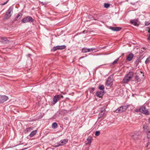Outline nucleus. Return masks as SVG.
I'll list each match as a JSON object with an SVG mask.
<instances>
[{
    "instance_id": "23",
    "label": "nucleus",
    "mask_w": 150,
    "mask_h": 150,
    "mask_svg": "<svg viewBox=\"0 0 150 150\" xmlns=\"http://www.w3.org/2000/svg\"><path fill=\"white\" fill-rule=\"evenodd\" d=\"M146 133L147 134V138H150V131L147 130Z\"/></svg>"
},
{
    "instance_id": "32",
    "label": "nucleus",
    "mask_w": 150,
    "mask_h": 150,
    "mask_svg": "<svg viewBox=\"0 0 150 150\" xmlns=\"http://www.w3.org/2000/svg\"><path fill=\"white\" fill-rule=\"evenodd\" d=\"M139 63V60L138 59H137L136 60L135 62V64L137 65H138Z\"/></svg>"
},
{
    "instance_id": "14",
    "label": "nucleus",
    "mask_w": 150,
    "mask_h": 150,
    "mask_svg": "<svg viewBox=\"0 0 150 150\" xmlns=\"http://www.w3.org/2000/svg\"><path fill=\"white\" fill-rule=\"evenodd\" d=\"M8 40L7 38L6 37H0V42H1L4 43H7Z\"/></svg>"
},
{
    "instance_id": "10",
    "label": "nucleus",
    "mask_w": 150,
    "mask_h": 150,
    "mask_svg": "<svg viewBox=\"0 0 150 150\" xmlns=\"http://www.w3.org/2000/svg\"><path fill=\"white\" fill-rule=\"evenodd\" d=\"M60 97L59 95H56L54 98L53 101V103L54 104H55L57 102L60 100Z\"/></svg>"
},
{
    "instance_id": "8",
    "label": "nucleus",
    "mask_w": 150,
    "mask_h": 150,
    "mask_svg": "<svg viewBox=\"0 0 150 150\" xmlns=\"http://www.w3.org/2000/svg\"><path fill=\"white\" fill-rule=\"evenodd\" d=\"M8 99V97L6 96H0V103H3Z\"/></svg>"
},
{
    "instance_id": "15",
    "label": "nucleus",
    "mask_w": 150,
    "mask_h": 150,
    "mask_svg": "<svg viewBox=\"0 0 150 150\" xmlns=\"http://www.w3.org/2000/svg\"><path fill=\"white\" fill-rule=\"evenodd\" d=\"M134 57V55L131 53L127 55L126 58V60L128 61H131Z\"/></svg>"
},
{
    "instance_id": "22",
    "label": "nucleus",
    "mask_w": 150,
    "mask_h": 150,
    "mask_svg": "<svg viewBox=\"0 0 150 150\" xmlns=\"http://www.w3.org/2000/svg\"><path fill=\"white\" fill-rule=\"evenodd\" d=\"M88 89L89 90L90 93H93L94 91L95 90V88H90Z\"/></svg>"
},
{
    "instance_id": "13",
    "label": "nucleus",
    "mask_w": 150,
    "mask_h": 150,
    "mask_svg": "<svg viewBox=\"0 0 150 150\" xmlns=\"http://www.w3.org/2000/svg\"><path fill=\"white\" fill-rule=\"evenodd\" d=\"M92 138L91 137H88L86 139V144L89 145V146H90L92 142Z\"/></svg>"
},
{
    "instance_id": "33",
    "label": "nucleus",
    "mask_w": 150,
    "mask_h": 150,
    "mask_svg": "<svg viewBox=\"0 0 150 150\" xmlns=\"http://www.w3.org/2000/svg\"><path fill=\"white\" fill-rule=\"evenodd\" d=\"M8 0H7L6 2H4V3H2L1 4L2 5H5V4H6L7 2H8Z\"/></svg>"
},
{
    "instance_id": "25",
    "label": "nucleus",
    "mask_w": 150,
    "mask_h": 150,
    "mask_svg": "<svg viewBox=\"0 0 150 150\" xmlns=\"http://www.w3.org/2000/svg\"><path fill=\"white\" fill-rule=\"evenodd\" d=\"M99 88L100 89L103 90L104 88V87L103 85H100Z\"/></svg>"
},
{
    "instance_id": "11",
    "label": "nucleus",
    "mask_w": 150,
    "mask_h": 150,
    "mask_svg": "<svg viewBox=\"0 0 150 150\" xmlns=\"http://www.w3.org/2000/svg\"><path fill=\"white\" fill-rule=\"evenodd\" d=\"M112 79L111 77H109L106 82V85L107 86H109L112 84Z\"/></svg>"
},
{
    "instance_id": "16",
    "label": "nucleus",
    "mask_w": 150,
    "mask_h": 150,
    "mask_svg": "<svg viewBox=\"0 0 150 150\" xmlns=\"http://www.w3.org/2000/svg\"><path fill=\"white\" fill-rule=\"evenodd\" d=\"M110 29H111L112 30L117 31L120 30L121 29V28L119 27H110Z\"/></svg>"
},
{
    "instance_id": "34",
    "label": "nucleus",
    "mask_w": 150,
    "mask_h": 150,
    "mask_svg": "<svg viewBox=\"0 0 150 150\" xmlns=\"http://www.w3.org/2000/svg\"><path fill=\"white\" fill-rule=\"evenodd\" d=\"M149 24V23H148V22H146L145 23V25H148Z\"/></svg>"
},
{
    "instance_id": "3",
    "label": "nucleus",
    "mask_w": 150,
    "mask_h": 150,
    "mask_svg": "<svg viewBox=\"0 0 150 150\" xmlns=\"http://www.w3.org/2000/svg\"><path fill=\"white\" fill-rule=\"evenodd\" d=\"M127 108V107L126 106H122L116 110H115V111L116 113L122 112H125Z\"/></svg>"
},
{
    "instance_id": "35",
    "label": "nucleus",
    "mask_w": 150,
    "mask_h": 150,
    "mask_svg": "<svg viewBox=\"0 0 150 150\" xmlns=\"http://www.w3.org/2000/svg\"><path fill=\"white\" fill-rule=\"evenodd\" d=\"M147 39L148 40H150V33L149 35V36H148Z\"/></svg>"
},
{
    "instance_id": "28",
    "label": "nucleus",
    "mask_w": 150,
    "mask_h": 150,
    "mask_svg": "<svg viewBox=\"0 0 150 150\" xmlns=\"http://www.w3.org/2000/svg\"><path fill=\"white\" fill-rule=\"evenodd\" d=\"M150 61V56L145 61V63L146 64L148 62Z\"/></svg>"
},
{
    "instance_id": "4",
    "label": "nucleus",
    "mask_w": 150,
    "mask_h": 150,
    "mask_svg": "<svg viewBox=\"0 0 150 150\" xmlns=\"http://www.w3.org/2000/svg\"><path fill=\"white\" fill-rule=\"evenodd\" d=\"M141 132H136L134 135H131L132 138L134 140H137L141 138Z\"/></svg>"
},
{
    "instance_id": "20",
    "label": "nucleus",
    "mask_w": 150,
    "mask_h": 150,
    "mask_svg": "<svg viewBox=\"0 0 150 150\" xmlns=\"http://www.w3.org/2000/svg\"><path fill=\"white\" fill-rule=\"evenodd\" d=\"M57 124L55 122L53 123L52 125V128H54V129H55V128H57Z\"/></svg>"
},
{
    "instance_id": "21",
    "label": "nucleus",
    "mask_w": 150,
    "mask_h": 150,
    "mask_svg": "<svg viewBox=\"0 0 150 150\" xmlns=\"http://www.w3.org/2000/svg\"><path fill=\"white\" fill-rule=\"evenodd\" d=\"M28 22V19L27 17L24 18L22 20V22L23 23H25Z\"/></svg>"
},
{
    "instance_id": "30",
    "label": "nucleus",
    "mask_w": 150,
    "mask_h": 150,
    "mask_svg": "<svg viewBox=\"0 0 150 150\" xmlns=\"http://www.w3.org/2000/svg\"><path fill=\"white\" fill-rule=\"evenodd\" d=\"M135 79L138 81H140L141 80L140 78L137 76H135Z\"/></svg>"
},
{
    "instance_id": "27",
    "label": "nucleus",
    "mask_w": 150,
    "mask_h": 150,
    "mask_svg": "<svg viewBox=\"0 0 150 150\" xmlns=\"http://www.w3.org/2000/svg\"><path fill=\"white\" fill-rule=\"evenodd\" d=\"M34 21V19L31 17L29 16V22H33Z\"/></svg>"
},
{
    "instance_id": "1",
    "label": "nucleus",
    "mask_w": 150,
    "mask_h": 150,
    "mask_svg": "<svg viewBox=\"0 0 150 150\" xmlns=\"http://www.w3.org/2000/svg\"><path fill=\"white\" fill-rule=\"evenodd\" d=\"M134 73L132 71H130L125 76L123 80V82L125 83H127L129 82L134 76Z\"/></svg>"
},
{
    "instance_id": "26",
    "label": "nucleus",
    "mask_w": 150,
    "mask_h": 150,
    "mask_svg": "<svg viewBox=\"0 0 150 150\" xmlns=\"http://www.w3.org/2000/svg\"><path fill=\"white\" fill-rule=\"evenodd\" d=\"M104 7L105 8H107L110 6V4L107 3H104Z\"/></svg>"
},
{
    "instance_id": "29",
    "label": "nucleus",
    "mask_w": 150,
    "mask_h": 150,
    "mask_svg": "<svg viewBox=\"0 0 150 150\" xmlns=\"http://www.w3.org/2000/svg\"><path fill=\"white\" fill-rule=\"evenodd\" d=\"M100 134V132L99 131H96L95 132V135L96 136H98Z\"/></svg>"
},
{
    "instance_id": "36",
    "label": "nucleus",
    "mask_w": 150,
    "mask_h": 150,
    "mask_svg": "<svg viewBox=\"0 0 150 150\" xmlns=\"http://www.w3.org/2000/svg\"><path fill=\"white\" fill-rule=\"evenodd\" d=\"M143 128L145 130L146 129V126L144 125L143 126Z\"/></svg>"
},
{
    "instance_id": "24",
    "label": "nucleus",
    "mask_w": 150,
    "mask_h": 150,
    "mask_svg": "<svg viewBox=\"0 0 150 150\" xmlns=\"http://www.w3.org/2000/svg\"><path fill=\"white\" fill-rule=\"evenodd\" d=\"M120 57L117 58L112 63V64L115 65L116 64L117 62L119 61Z\"/></svg>"
},
{
    "instance_id": "19",
    "label": "nucleus",
    "mask_w": 150,
    "mask_h": 150,
    "mask_svg": "<svg viewBox=\"0 0 150 150\" xmlns=\"http://www.w3.org/2000/svg\"><path fill=\"white\" fill-rule=\"evenodd\" d=\"M22 14L21 13H18V15L16 17L15 19L16 20H19L22 16Z\"/></svg>"
},
{
    "instance_id": "37",
    "label": "nucleus",
    "mask_w": 150,
    "mask_h": 150,
    "mask_svg": "<svg viewBox=\"0 0 150 150\" xmlns=\"http://www.w3.org/2000/svg\"><path fill=\"white\" fill-rule=\"evenodd\" d=\"M148 32L150 33V28H149V30L148 31Z\"/></svg>"
},
{
    "instance_id": "7",
    "label": "nucleus",
    "mask_w": 150,
    "mask_h": 150,
    "mask_svg": "<svg viewBox=\"0 0 150 150\" xmlns=\"http://www.w3.org/2000/svg\"><path fill=\"white\" fill-rule=\"evenodd\" d=\"M66 47V46L65 45L58 46L55 47H54L51 50L55 51L57 50L64 49H65Z\"/></svg>"
},
{
    "instance_id": "5",
    "label": "nucleus",
    "mask_w": 150,
    "mask_h": 150,
    "mask_svg": "<svg viewBox=\"0 0 150 150\" xmlns=\"http://www.w3.org/2000/svg\"><path fill=\"white\" fill-rule=\"evenodd\" d=\"M68 142V139H62L59 142L57 143L56 147L64 145L65 144Z\"/></svg>"
},
{
    "instance_id": "6",
    "label": "nucleus",
    "mask_w": 150,
    "mask_h": 150,
    "mask_svg": "<svg viewBox=\"0 0 150 150\" xmlns=\"http://www.w3.org/2000/svg\"><path fill=\"white\" fill-rule=\"evenodd\" d=\"M139 110L142 113L145 115H148V111L147 110L144 106H142L139 109Z\"/></svg>"
},
{
    "instance_id": "12",
    "label": "nucleus",
    "mask_w": 150,
    "mask_h": 150,
    "mask_svg": "<svg viewBox=\"0 0 150 150\" xmlns=\"http://www.w3.org/2000/svg\"><path fill=\"white\" fill-rule=\"evenodd\" d=\"M105 116V115L104 114V112L103 110H102L99 114L98 118H101V120H102Z\"/></svg>"
},
{
    "instance_id": "2",
    "label": "nucleus",
    "mask_w": 150,
    "mask_h": 150,
    "mask_svg": "<svg viewBox=\"0 0 150 150\" xmlns=\"http://www.w3.org/2000/svg\"><path fill=\"white\" fill-rule=\"evenodd\" d=\"M12 7H10L9 8L6 12L4 19V20L9 19L13 13Z\"/></svg>"
},
{
    "instance_id": "9",
    "label": "nucleus",
    "mask_w": 150,
    "mask_h": 150,
    "mask_svg": "<svg viewBox=\"0 0 150 150\" xmlns=\"http://www.w3.org/2000/svg\"><path fill=\"white\" fill-rule=\"evenodd\" d=\"M95 50V49L87 48L85 47L83 48L82 49V51L83 52L86 53L88 52H91Z\"/></svg>"
},
{
    "instance_id": "17",
    "label": "nucleus",
    "mask_w": 150,
    "mask_h": 150,
    "mask_svg": "<svg viewBox=\"0 0 150 150\" xmlns=\"http://www.w3.org/2000/svg\"><path fill=\"white\" fill-rule=\"evenodd\" d=\"M103 92L100 91H98L96 92V96L99 97H100L103 95Z\"/></svg>"
},
{
    "instance_id": "31",
    "label": "nucleus",
    "mask_w": 150,
    "mask_h": 150,
    "mask_svg": "<svg viewBox=\"0 0 150 150\" xmlns=\"http://www.w3.org/2000/svg\"><path fill=\"white\" fill-rule=\"evenodd\" d=\"M131 22L134 25H137V23L134 22V21H131Z\"/></svg>"
},
{
    "instance_id": "18",
    "label": "nucleus",
    "mask_w": 150,
    "mask_h": 150,
    "mask_svg": "<svg viewBox=\"0 0 150 150\" xmlns=\"http://www.w3.org/2000/svg\"><path fill=\"white\" fill-rule=\"evenodd\" d=\"M37 132V130H35L32 131L29 135L30 136V137H32L36 134Z\"/></svg>"
},
{
    "instance_id": "38",
    "label": "nucleus",
    "mask_w": 150,
    "mask_h": 150,
    "mask_svg": "<svg viewBox=\"0 0 150 150\" xmlns=\"http://www.w3.org/2000/svg\"><path fill=\"white\" fill-rule=\"evenodd\" d=\"M149 123H150V118L149 119Z\"/></svg>"
}]
</instances>
